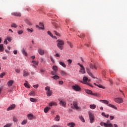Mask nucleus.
I'll return each instance as SVG.
<instances>
[{"instance_id": "5fc2aeb1", "label": "nucleus", "mask_w": 127, "mask_h": 127, "mask_svg": "<svg viewBox=\"0 0 127 127\" xmlns=\"http://www.w3.org/2000/svg\"><path fill=\"white\" fill-rule=\"evenodd\" d=\"M110 120L112 121L113 120H114V119H115V117L114 116H110Z\"/></svg>"}, {"instance_id": "0eeeda50", "label": "nucleus", "mask_w": 127, "mask_h": 127, "mask_svg": "<svg viewBox=\"0 0 127 127\" xmlns=\"http://www.w3.org/2000/svg\"><path fill=\"white\" fill-rule=\"evenodd\" d=\"M38 52L39 54H40V55H44V54L45 53L44 50L41 48L39 49V50H38Z\"/></svg>"}, {"instance_id": "dca6fc26", "label": "nucleus", "mask_w": 127, "mask_h": 127, "mask_svg": "<svg viewBox=\"0 0 127 127\" xmlns=\"http://www.w3.org/2000/svg\"><path fill=\"white\" fill-rule=\"evenodd\" d=\"M85 92L86 93H87V94H89V95H92V94H93V92H92V91L89 89H86L85 90Z\"/></svg>"}, {"instance_id": "f03ea898", "label": "nucleus", "mask_w": 127, "mask_h": 127, "mask_svg": "<svg viewBox=\"0 0 127 127\" xmlns=\"http://www.w3.org/2000/svg\"><path fill=\"white\" fill-rule=\"evenodd\" d=\"M90 123L93 124L95 122V116L92 113H89Z\"/></svg>"}, {"instance_id": "f3484780", "label": "nucleus", "mask_w": 127, "mask_h": 127, "mask_svg": "<svg viewBox=\"0 0 127 127\" xmlns=\"http://www.w3.org/2000/svg\"><path fill=\"white\" fill-rule=\"evenodd\" d=\"M27 117L29 120H31L32 119H33V115L31 114H28Z\"/></svg>"}, {"instance_id": "473e14b6", "label": "nucleus", "mask_w": 127, "mask_h": 127, "mask_svg": "<svg viewBox=\"0 0 127 127\" xmlns=\"http://www.w3.org/2000/svg\"><path fill=\"white\" fill-rule=\"evenodd\" d=\"M30 100L31 102H32L33 103H35V102H36V99L33 98H31Z\"/></svg>"}, {"instance_id": "9d476101", "label": "nucleus", "mask_w": 127, "mask_h": 127, "mask_svg": "<svg viewBox=\"0 0 127 127\" xmlns=\"http://www.w3.org/2000/svg\"><path fill=\"white\" fill-rule=\"evenodd\" d=\"M60 104L62 105V106H63V107H66V102L65 101H64V100H61L60 102Z\"/></svg>"}, {"instance_id": "69168bd1", "label": "nucleus", "mask_w": 127, "mask_h": 127, "mask_svg": "<svg viewBox=\"0 0 127 127\" xmlns=\"http://www.w3.org/2000/svg\"><path fill=\"white\" fill-rule=\"evenodd\" d=\"M51 127H58V126L55 125H53Z\"/></svg>"}, {"instance_id": "6ab92c4d", "label": "nucleus", "mask_w": 127, "mask_h": 127, "mask_svg": "<svg viewBox=\"0 0 127 127\" xmlns=\"http://www.w3.org/2000/svg\"><path fill=\"white\" fill-rule=\"evenodd\" d=\"M55 120L57 122H59V121H60V116L59 115H57Z\"/></svg>"}, {"instance_id": "a878e982", "label": "nucleus", "mask_w": 127, "mask_h": 127, "mask_svg": "<svg viewBox=\"0 0 127 127\" xmlns=\"http://www.w3.org/2000/svg\"><path fill=\"white\" fill-rule=\"evenodd\" d=\"M100 102H102V103H103V104H105L106 105H108V104H109V101L106 100H100Z\"/></svg>"}, {"instance_id": "393cba45", "label": "nucleus", "mask_w": 127, "mask_h": 127, "mask_svg": "<svg viewBox=\"0 0 127 127\" xmlns=\"http://www.w3.org/2000/svg\"><path fill=\"white\" fill-rule=\"evenodd\" d=\"M50 107H53V106H56L57 105L56 102H52L49 104Z\"/></svg>"}, {"instance_id": "6e6552de", "label": "nucleus", "mask_w": 127, "mask_h": 127, "mask_svg": "<svg viewBox=\"0 0 127 127\" xmlns=\"http://www.w3.org/2000/svg\"><path fill=\"white\" fill-rule=\"evenodd\" d=\"M13 83H14V81L12 80H9L7 83L8 85V87H11V86H12V85L13 84Z\"/></svg>"}, {"instance_id": "37998d69", "label": "nucleus", "mask_w": 127, "mask_h": 127, "mask_svg": "<svg viewBox=\"0 0 127 127\" xmlns=\"http://www.w3.org/2000/svg\"><path fill=\"white\" fill-rule=\"evenodd\" d=\"M11 126V124H7L6 125H5L3 127H10Z\"/></svg>"}, {"instance_id": "a19ab883", "label": "nucleus", "mask_w": 127, "mask_h": 127, "mask_svg": "<svg viewBox=\"0 0 127 127\" xmlns=\"http://www.w3.org/2000/svg\"><path fill=\"white\" fill-rule=\"evenodd\" d=\"M51 73H52V74L54 76H55V75H57V73L56 72H55V71H52L51 72Z\"/></svg>"}, {"instance_id": "f704fd0d", "label": "nucleus", "mask_w": 127, "mask_h": 127, "mask_svg": "<svg viewBox=\"0 0 127 127\" xmlns=\"http://www.w3.org/2000/svg\"><path fill=\"white\" fill-rule=\"evenodd\" d=\"M24 86H25V87H26V88H30V87L29 86V84L27 83H25Z\"/></svg>"}, {"instance_id": "412c9836", "label": "nucleus", "mask_w": 127, "mask_h": 127, "mask_svg": "<svg viewBox=\"0 0 127 127\" xmlns=\"http://www.w3.org/2000/svg\"><path fill=\"white\" fill-rule=\"evenodd\" d=\"M22 53L23 54V55H25V56H27V53H26V52H25L24 48L22 49Z\"/></svg>"}, {"instance_id": "13d9d810", "label": "nucleus", "mask_w": 127, "mask_h": 127, "mask_svg": "<svg viewBox=\"0 0 127 127\" xmlns=\"http://www.w3.org/2000/svg\"><path fill=\"white\" fill-rule=\"evenodd\" d=\"M97 87H99V88H103V86H102V85H100V84H98Z\"/></svg>"}, {"instance_id": "58836bf2", "label": "nucleus", "mask_w": 127, "mask_h": 127, "mask_svg": "<svg viewBox=\"0 0 127 127\" xmlns=\"http://www.w3.org/2000/svg\"><path fill=\"white\" fill-rule=\"evenodd\" d=\"M45 90H46V91H48V92L50 91V87H49V86L46 87Z\"/></svg>"}, {"instance_id": "bf43d9fd", "label": "nucleus", "mask_w": 127, "mask_h": 127, "mask_svg": "<svg viewBox=\"0 0 127 127\" xmlns=\"http://www.w3.org/2000/svg\"><path fill=\"white\" fill-rule=\"evenodd\" d=\"M2 89H3V87H0V93H1V91H2Z\"/></svg>"}, {"instance_id": "72a5a7b5", "label": "nucleus", "mask_w": 127, "mask_h": 127, "mask_svg": "<svg viewBox=\"0 0 127 127\" xmlns=\"http://www.w3.org/2000/svg\"><path fill=\"white\" fill-rule=\"evenodd\" d=\"M47 33L49 35H50V36H51V37L53 38V35L52 34V33H51V32L50 31H48Z\"/></svg>"}, {"instance_id": "5701e85b", "label": "nucleus", "mask_w": 127, "mask_h": 127, "mask_svg": "<svg viewBox=\"0 0 127 127\" xmlns=\"http://www.w3.org/2000/svg\"><path fill=\"white\" fill-rule=\"evenodd\" d=\"M87 73L89 75V76H91L92 78H94L95 79V77H94V75H93V73L90 71V70H87Z\"/></svg>"}, {"instance_id": "864d4df0", "label": "nucleus", "mask_w": 127, "mask_h": 127, "mask_svg": "<svg viewBox=\"0 0 127 127\" xmlns=\"http://www.w3.org/2000/svg\"><path fill=\"white\" fill-rule=\"evenodd\" d=\"M90 68L91 69H94V66L93 65V64H90L89 65Z\"/></svg>"}, {"instance_id": "c03bdc74", "label": "nucleus", "mask_w": 127, "mask_h": 127, "mask_svg": "<svg viewBox=\"0 0 127 127\" xmlns=\"http://www.w3.org/2000/svg\"><path fill=\"white\" fill-rule=\"evenodd\" d=\"M26 123H27V121L26 120H24L22 123L21 124L22 125H25L26 124Z\"/></svg>"}, {"instance_id": "49530a36", "label": "nucleus", "mask_w": 127, "mask_h": 127, "mask_svg": "<svg viewBox=\"0 0 127 127\" xmlns=\"http://www.w3.org/2000/svg\"><path fill=\"white\" fill-rule=\"evenodd\" d=\"M22 33H23V31L22 30H20L18 31V34L19 35L22 34Z\"/></svg>"}, {"instance_id": "6e6d98bb", "label": "nucleus", "mask_w": 127, "mask_h": 127, "mask_svg": "<svg viewBox=\"0 0 127 127\" xmlns=\"http://www.w3.org/2000/svg\"><path fill=\"white\" fill-rule=\"evenodd\" d=\"M63 81H60L59 82V84H60V85H63Z\"/></svg>"}, {"instance_id": "39448f33", "label": "nucleus", "mask_w": 127, "mask_h": 127, "mask_svg": "<svg viewBox=\"0 0 127 127\" xmlns=\"http://www.w3.org/2000/svg\"><path fill=\"white\" fill-rule=\"evenodd\" d=\"M11 15L13 16H21V13L19 12H13L11 13Z\"/></svg>"}, {"instance_id": "2eb2a0df", "label": "nucleus", "mask_w": 127, "mask_h": 127, "mask_svg": "<svg viewBox=\"0 0 127 127\" xmlns=\"http://www.w3.org/2000/svg\"><path fill=\"white\" fill-rule=\"evenodd\" d=\"M52 78L53 79H54V80H59V79L60 78V77H59V76L58 75H54V76H52Z\"/></svg>"}, {"instance_id": "052dcab7", "label": "nucleus", "mask_w": 127, "mask_h": 127, "mask_svg": "<svg viewBox=\"0 0 127 127\" xmlns=\"http://www.w3.org/2000/svg\"><path fill=\"white\" fill-rule=\"evenodd\" d=\"M4 44H7V41L6 40H5L4 41Z\"/></svg>"}, {"instance_id": "680f3d73", "label": "nucleus", "mask_w": 127, "mask_h": 127, "mask_svg": "<svg viewBox=\"0 0 127 127\" xmlns=\"http://www.w3.org/2000/svg\"><path fill=\"white\" fill-rule=\"evenodd\" d=\"M13 53H14V54H15V55L17 54V51L14 50V51H13Z\"/></svg>"}, {"instance_id": "4c0bfd02", "label": "nucleus", "mask_w": 127, "mask_h": 127, "mask_svg": "<svg viewBox=\"0 0 127 127\" xmlns=\"http://www.w3.org/2000/svg\"><path fill=\"white\" fill-rule=\"evenodd\" d=\"M13 121L14 123H16V122H17V119H16V117H13Z\"/></svg>"}, {"instance_id": "cd10ccee", "label": "nucleus", "mask_w": 127, "mask_h": 127, "mask_svg": "<svg viewBox=\"0 0 127 127\" xmlns=\"http://www.w3.org/2000/svg\"><path fill=\"white\" fill-rule=\"evenodd\" d=\"M27 30L28 32H30V33H32V32H33V31H34V30L32 28H31V29L27 28Z\"/></svg>"}, {"instance_id": "a211bd4d", "label": "nucleus", "mask_w": 127, "mask_h": 127, "mask_svg": "<svg viewBox=\"0 0 127 127\" xmlns=\"http://www.w3.org/2000/svg\"><path fill=\"white\" fill-rule=\"evenodd\" d=\"M3 50H4V49H3V45L0 44V52H2Z\"/></svg>"}, {"instance_id": "bb28decb", "label": "nucleus", "mask_w": 127, "mask_h": 127, "mask_svg": "<svg viewBox=\"0 0 127 127\" xmlns=\"http://www.w3.org/2000/svg\"><path fill=\"white\" fill-rule=\"evenodd\" d=\"M53 69L55 71V72H57V71H58V67H57V66L56 65H54L53 66Z\"/></svg>"}, {"instance_id": "e2e57ef3", "label": "nucleus", "mask_w": 127, "mask_h": 127, "mask_svg": "<svg viewBox=\"0 0 127 127\" xmlns=\"http://www.w3.org/2000/svg\"><path fill=\"white\" fill-rule=\"evenodd\" d=\"M91 95H92L93 96H98V94H97V93H92Z\"/></svg>"}, {"instance_id": "0e129e2a", "label": "nucleus", "mask_w": 127, "mask_h": 127, "mask_svg": "<svg viewBox=\"0 0 127 127\" xmlns=\"http://www.w3.org/2000/svg\"><path fill=\"white\" fill-rule=\"evenodd\" d=\"M93 68H94V69H97V66H96V64H94V65H93Z\"/></svg>"}, {"instance_id": "c756f323", "label": "nucleus", "mask_w": 127, "mask_h": 127, "mask_svg": "<svg viewBox=\"0 0 127 127\" xmlns=\"http://www.w3.org/2000/svg\"><path fill=\"white\" fill-rule=\"evenodd\" d=\"M60 65L63 66V67H64V68H66V64H65L64 63L61 62H60Z\"/></svg>"}, {"instance_id": "20e7f679", "label": "nucleus", "mask_w": 127, "mask_h": 127, "mask_svg": "<svg viewBox=\"0 0 127 127\" xmlns=\"http://www.w3.org/2000/svg\"><path fill=\"white\" fill-rule=\"evenodd\" d=\"M72 88L74 90V91H79L81 90V88L79 87L77 85H73Z\"/></svg>"}, {"instance_id": "8fccbe9b", "label": "nucleus", "mask_w": 127, "mask_h": 127, "mask_svg": "<svg viewBox=\"0 0 127 127\" xmlns=\"http://www.w3.org/2000/svg\"><path fill=\"white\" fill-rule=\"evenodd\" d=\"M15 72H16V73H17L18 74H19V73H20V70H19L18 69H16Z\"/></svg>"}, {"instance_id": "4468645a", "label": "nucleus", "mask_w": 127, "mask_h": 127, "mask_svg": "<svg viewBox=\"0 0 127 127\" xmlns=\"http://www.w3.org/2000/svg\"><path fill=\"white\" fill-rule=\"evenodd\" d=\"M73 106L74 108L76 109V110H78V109H79V107H78V103H77V102H73Z\"/></svg>"}, {"instance_id": "aec40b11", "label": "nucleus", "mask_w": 127, "mask_h": 127, "mask_svg": "<svg viewBox=\"0 0 127 127\" xmlns=\"http://www.w3.org/2000/svg\"><path fill=\"white\" fill-rule=\"evenodd\" d=\"M90 109H92V110H95V109H96V106L95 105L92 104V105H90Z\"/></svg>"}, {"instance_id": "79ce46f5", "label": "nucleus", "mask_w": 127, "mask_h": 127, "mask_svg": "<svg viewBox=\"0 0 127 127\" xmlns=\"http://www.w3.org/2000/svg\"><path fill=\"white\" fill-rule=\"evenodd\" d=\"M32 63L33 64H35V65H38V63H36V61H33L32 62Z\"/></svg>"}, {"instance_id": "9b49d317", "label": "nucleus", "mask_w": 127, "mask_h": 127, "mask_svg": "<svg viewBox=\"0 0 127 127\" xmlns=\"http://www.w3.org/2000/svg\"><path fill=\"white\" fill-rule=\"evenodd\" d=\"M104 126L105 127H113V124H106L104 123Z\"/></svg>"}, {"instance_id": "de8ad7c7", "label": "nucleus", "mask_w": 127, "mask_h": 127, "mask_svg": "<svg viewBox=\"0 0 127 127\" xmlns=\"http://www.w3.org/2000/svg\"><path fill=\"white\" fill-rule=\"evenodd\" d=\"M111 108H113V109H115V110H117V108L115 105H111Z\"/></svg>"}, {"instance_id": "7ed1b4c3", "label": "nucleus", "mask_w": 127, "mask_h": 127, "mask_svg": "<svg viewBox=\"0 0 127 127\" xmlns=\"http://www.w3.org/2000/svg\"><path fill=\"white\" fill-rule=\"evenodd\" d=\"M114 101L116 103H118V104H121L124 102V100L122 98H114Z\"/></svg>"}, {"instance_id": "774afa93", "label": "nucleus", "mask_w": 127, "mask_h": 127, "mask_svg": "<svg viewBox=\"0 0 127 127\" xmlns=\"http://www.w3.org/2000/svg\"><path fill=\"white\" fill-rule=\"evenodd\" d=\"M110 123V122L109 120H108L105 124H111Z\"/></svg>"}, {"instance_id": "ddd939ff", "label": "nucleus", "mask_w": 127, "mask_h": 127, "mask_svg": "<svg viewBox=\"0 0 127 127\" xmlns=\"http://www.w3.org/2000/svg\"><path fill=\"white\" fill-rule=\"evenodd\" d=\"M79 72L80 73H81V74H85V73H86V71H85V67L80 68Z\"/></svg>"}, {"instance_id": "4d7b16f0", "label": "nucleus", "mask_w": 127, "mask_h": 127, "mask_svg": "<svg viewBox=\"0 0 127 127\" xmlns=\"http://www.w3.org/2000/svg\"><path fill=\"white\" fill-rule=\"evenodd\" d=\"M33 87L35 88V89H37V88H38V85H33Z\"/></svg>"}, {"instance_id": "c9c22d12", "label": "nucleus", "mask_w": 127, "mask_h": 127, "mask_svg": "<svg viewBox=\"0 0 127 127\" xmlns=\"http://www.w3.org/2000/svg\"><path fill=\"white\" fill-rule=\"evenodd\" d=\"M83 82H87L88 81V77H84L83 78Z\"/></svg>"}, {"instance_id": "09e8293b", "label": "nucleus", "mask_w": 127, "mask_h": 127, "mask_svg": "<svg viewBox=\"0 0 127 127\" xmlns=\"http://www.w3.org/2000/svg\"><path fill=\"white\" fill-rule=\"evenodd\" d=\"M54 32L56 34V35H57V36H59V35H60V34L58 33L56 31H54Z\"/></svg>"}, {"instance_id": "e433bc0d", "label": "nucleus", "mask_w": 127, "mask_h": 127, "mask_svg": "<svg viewBox=\"0 0 127 127\" xmlns=\"http://www.w3.org/2000/svg\"><path fill=\"white\" fill-rule=\"evenodd\" d=\"M61 73L62 74V75H63V76H66V72H65V71H63V70H61Z\"/></svg>"}, {"instance_id": "7c9ffc66", "label": "nucleus", "mask_w": 127, "mask_h": 127, "mask_svg": "<svg viewBox=\"0 0 127 127\" xmlns=\"http://www.w3.org/2000/svg\"><path fill=\"white\" fill-rule=\"evenodd\" d=\"M39 25L41 26V29H44V25L42 23H40Z\"/></svg>"}, {"instance_id": "a18cd8bd", "label": "nucleus", "mask_w": 127, "mask_h": 127, "mask_svg": "<svg viewBox=\"0 0 127 127\" xmlns=\"http://www.w3.org/2000/svg\"><path fill=\"white\" fill-rule=\"evenodd\" d=\"M6 39L9 42H11V38L10 37H7Z\"/></svg>"}, {"instance_id": "603ef678", "label": "nucleus", "mask_w": 127, "mask_h": 127, "mask_svg": "<svg viewBox=\"0 0 127 127\" xmlns=\"http://www.w3.org/2000/svg\"><path fill=\"white\" fill-rule=\"evenodd\" d=\"M67 62H68V63H69V64H71L72 63V60L70 59L68 60Z\"/></svg>"}, {"instance_id": "4be33fe9", "label": "nucleus", "mask_w": 127, "mask_h": 127, "mask_svg": "<svg viewBox=\"0 0 127 127\" xmlns=\"http://www.w3.org/2000/svg\"><path fill=\"white\" fill-rule=\"evenodd\" d=\"M49 110H50V108L46 107L44 110V112L46 113H48V111H49Z\"/></svg>"}, {"instance_id": "f257e3e1", "label": "nucleus", "mask_w": 127, "mask_h": 127, "mask_svg": "<svg viewBox=\"0 0 127 127\" xmlns=\"http://www.w3.org/2000/svg\"><path fill=\"white\" fill-rule=\"evenodd\" d=\"M57 42H58V47L60 49V50H62V49H63V45H64V41L61 40H58Z\"/></svg>"}, {"instance_id": "b1692460", "label": "nucleus", "mask_w": 127, "mask_h": 127, "mask_svg": "<svg viewBox=\"0 0 127 127\" xmlns=\"http://www.w3.org/2000/svg\"><path fill=\"white\" fill-rule=\"evenodd\" d=\"M79 119L80 120V121H81V122L85 123V119H84V117H83V116H79Z\"/></svg>"}, {"instance_id": "338daca9", "label": "nucleus", "mask_w": 127, "mask_h": 127, "mask_svg": "<svg viewBox=\"0 0 127 127\" xmlns=\"http://www.w3.org/2000/svg\"><path fill=\"white\" fill-rule=\"evenodd\" d=\"M100 126H101L102 127H103V125H104V123L101 122V123H100Z\"/></svg>"}, {"instance_id": "ea45409f", "label": "nucleus", "mask_w": 127, "mask_h": 127, "mask_svg": "<svg viewBox=\"0 0 127 127\" xmlns=\"http://www.w3.org/2000/svg\"><path fill=\"white\" fill-rule=\"evenodd\" d=\"M4 75H5V73H4V72L1 73L0 74V78H2L3 77V76H4Z\"/></svg>"}, {"instance_id": "423d86ee", "label": "nucleus", "mask_w": 127, "mask_h": 127, "mask_svg": "<svg viewBox=\"0 0 127 127\" xmlns=\"http://www.w3.org/2000/svg\"><path fill=\"white\" fill-rule=\"evenodd\" d=\"M15 109V105L12 104L10 105V106L7 109V111H11V110H14Z\"/></svg>"}, {"instance_id": "c85d7f7f", "label": "nucleus", "mask_w": 127, "mask_h": 127, "mask_svg": "<svg viewBox=\"0 0 127 127\" xmlns=\"http://www.w3.org/2000/svg\"><path fill=\"white\" fill-rule=\"evenodd\" d=\"M47 94L48 97H50V96H51V95H52V91L50 90L47 92Z\"/></svg>"}, {"instance_id": "f8f14e48", "label": "nucleus", "mask_w": 127, "mask_h": 127, "mask_svg": "<svg viewBox=\"0 0 127 127\" xmlns=\"http://www.w3.org/2000/svg\"><path fill=\"white\" fill-rule=\"evenodd\" d=\"M67 126L69 127H75V126H76L75 125V123H69L68 124H67Z\"/></svg>"}, {"instance_id": "1a4fd4ad", "label": "nucleus", "mask_w": 127, "mask_h": 127, "mask_svg": "<svg viewBox=\"0 0 127 127\" xmlns=\"http://www.w3.org/2000/svg\"><path fill=\"white\" fill-rule=\"evenodd\" d=\"M23 75L24 77H27V76H29V72L26 70H24Z\"/></svg>"}, {"instance_id": "2f4dec72", "label": "nucleus", "mask_w": 127, "mask_h": 127, "mask_svg": "<svg viewBox=\"0 0 127 127\" xmlns=\"http://www.w3.org/2000/svg\"><path fill=\"white\" fill-rule=\"evenodd\" d=\"M11 27H14V28H16V27H17V25H16V24L15 23H13L11 25Z\"/></svg>"}, {"instance_id": "3c124183", "label": "nucleus", "mask_w": 127, "mask_h": 127, "mask_svg": "<svg viewBox=\"0 0 127 127\" xmlns=\"http://www.w3.org/2000/svg\"><path fill=\"white\" fill-rule=\"evenodd\" d=\"M80 37V38H83V37H85V34H81Z\"/></svg>"}]
</instances>
